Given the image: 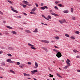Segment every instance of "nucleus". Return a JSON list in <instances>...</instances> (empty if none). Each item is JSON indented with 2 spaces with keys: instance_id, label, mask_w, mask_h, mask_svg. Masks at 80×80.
<instances>
[{
  "instance_id": "1",
  "label": "nucleus",
  "mask_w": 80,
  "mask_h": 80,
  "mask_svg": "<svg viewBox=\"0 0 80 80\" xmlns=\"http://www.w3.org/2000/svg\"><path fill=\"white\" fill-rule=\"evenodd\" d=\"M56 56L58 57V58H60L62 57V53L58 52L56 54Z\"/></svg>"
},
{
  "instance_id": "2",
  "label": "nucleus",
  "mask_w": 80,
  "mask_h": 80,
  "mask_svg": "<svg viewBox=\"0 0 80 80\" xmlns=\"http://www.w3.org/2000/svg\"><path fill=\"white\" fill-rule=\"evenodd\" d=\"M40 42H44V43H49L50 42L49 41H47L46 40H40Z\"/></svg>"
},
{
  "instance_id": "3",
  "label": "nucleus",
  "mask_w": 80,
  "mask_h": 80,
  "mask_svg": "<svg viewBox=\"0 0 80 80\" xmlns=\"http://www.w3.org/2000/svg\"><path fill=\"white\" fill-rule=\"evenodd\" d=\"M23 74L24 75V76H26V77H30V74L26 73H23Z\"/></svg>"
},
{
  "instance_id": "4",
  "label": "nucleus",
  "mask_w": 80,
  "mask_h": 80,
  "mask_svg": "<svg viewBox=\"0 0 80 80\" xmlns=\"http://www.w3.org/2000/svg\"><path fill=\"white\" fill-rule=\"evenodd\" d=\"M25 31L26 32V33H31V32L30 30H25Z\"/></svg>"
},
{
  "instance_id": "5",
  "label": "nucleus",
  "mask_w": 80,
  "mask_h": 80,
  "mask_svg": "<svg viewBox=\"0 0 80 80\" xmlns=\"http://www.w3.org/2000/svg\"><path fill=\"white\" fill-rule=\"evenodd\" d=\"M58 6H59V7H64V6L62 5L61 4H58Z\"/></svg>"
},
{
  "instance_id": "6",
  "label": "nucleus",
  "mask_w": 80,
  "mask_h": 80,
  "mask_svg": "<svg viewBox=\"0 0 80 80\" xmlns=\"http://www.w3.org/2000/svg\"><path fill=\"white\" fill-rule=\"evenodd\" d=\"M42 17H43V18H45V19H46V20H49V19L45 17V16L43 15H42Z\"/></svg>"
},
{
  "instance_id": "7",
  "label": "nucleus",
  "mask_w": 80,
  "mask_h": 80,
  "mask_svg": "<svg viewBox=\"0 0 80 80\" xmlns=\"http://www.w3.org/2000/svg\"><path fill=\"white\" fill-rule=\"evenodd\" d=\"M6 27L8 28H9V29H13V28L9 26H6Z\"/></svg>"
},
{
  "instance_id": "8",
  "label": "nucleus",
  "mask_w": 80,
  "mask_h": 80,
  "mask_svg": "<svg viewBox=\"0 0 80 80\" xmlns=\"http://www.w3.org/2000/svg\"><path fill=\"white\" fill-rule=\"evenodd\" d=\"M12 33H13V34H14V35H17V32L15 31H13L11 32Z\"/></svg>"
},
{
  "instance_id": "9",
  "label": "nucleus",
  "mask_w": 80,
  "mask_h": 80,
  "mask_svg": "<svg viewBox=\"0 0 80 80\" xmlns=\"http://www.w3.org/2000/svg\"><path fill=\"white\" fill-rule=\"evenodd\" d=\"M33 32L34 33H37V32H38V29H37V28L35 29V30L34 31H33Z\"/></svg>"
},
{
  "instance_id": "10",
  "label": "nucleus",
  "mask_w": 80,
  "mask_h": 80,
  "mask_svg": "<svg viewBox=\"0 0 80 80\" xmlns=\"http://www.w3.org/2000/svg\"><path fill=\"white\" fill-rule=\"evenodd\" d=\"M23 2H24L23 3L24 4H25L26 5H27V4H28L27 3H28V2H27V1H25V0H24L23 1Z\"/></svg>"
},
{
  "instance_id": "11",
  "label": "nucleus",
  "mask_w": 80,
  "mask_h": 80,
  "mask_svg": "<svg viewBox=\"0 0 80 80\" xmlns=\"http://www.w3.org/2000/svg\"><path fill=\"white\" fill-rule=\"evenodd\" d=\"M51 15H54V16H55L56 17H57V16H58V15L57 14H55V13H52Z\"/></svg>"
},
{
  "instance_id": "12",
  "label": "nucleus",
  "mask_w": 80,
  "mask_h": 80,
  "mask_svg": "<svg viewBox=\"0 0 80 80\" xmlns=\"http://www.w3.org/2000/svg\"><path fill=\"white\" fill-rule=\"evenodd\" d=\"M12 10L13 12H14L17 13H18V11L15 10V9H12Z\"/></svg>"
},
{
  "instance_id": "13",
  "label": "nucleus",
  "mask_w": 80,
  "mask_h": 80,
  "mask_svg": "<svg viewBox=\"0 0 80 80\" xmlns=\"http://www.w3.org/2000/svg\"><path fill=\"white\" fill-rule=\"evenodd\" d=\"M63 12L65 13H68V11L67 10H64L63 11Z\"/></svg>"
},
{
  "instance_id": "14",
  "label": "nucleus",
  "mask_w": 80,
  "mask_h": 80,
  "mask_svg": "<svg viewBox=\"0 0 80 80\" xmlns=\"http://www.w3.org/2000/svg\"><path fill=\"white\" fill-rule=\"evenodd\" d=\"M66 62L67 63L68 65L69 66H70V62H68V61H66Z\"/></svg>"
},
{
  "instance_id": "15",
  "label": "nucleus",
  "mask_w": 80,
  "mask_h": 80,
  "mask_svg": "<svg viewBox=\"0 0 80 80\" xmlns=\"http://www.w3.org/2000/svg\"><path fill=\"white\" fill-rule=\"evenodd\" d=\"M57 76H58V77H60V78H62V77L61 76H60V74L58 73H56Z\"/></svg>"
},
{
  "instance_id": "16",
  "label": "nucleus",
  "mask_w": 80,
  "mask_h": 80,
  "mask_svg": "<svg viewBox=\"0 0 80 80\" xmlns=\"http://www.w3.org/2000/svg\"><path fill=\"white\" fill-rule=\"evenodd\" d=\"M31 48H32V49H33V50H37V48L35 47H34L33 46L31 47Z\"/></svg>"
},
{
  "instance_id": "17",
  "label": "nucleus",
  "mask_w": 80,
  "mask_h": 80,
  "mask_svg": "<svg viewBox=\"0 0 80 80\" xmlns=\"http://www.w3.org/2000/svg\"><path fill=\"white\" fill-rule=\"evenodd\" d=\"M1 64L2 65L5 66V62H3L1 63Z\"/></svg>"
},
{
  "instance_id": "18",
  "label": "nucleus",
  "mask_w": 80,
  "mask_h": 80,
  "mask_svg": "<svg viewBox=\"0 0 80 80\" xmlns=\"http://www.w3.org/2000/svg\"><path fill=\"white\" fill-rule=\"evenodd\" d=\"M48 19H51V18H52V17H51L50 16V15H48Z\"/></svg>"
},
{
  "instance_id": "19",
  "label": "nucleus",
  "mask_w": 80,
  "mask_h": 80,
  "mask_svg": "<svg viewBox=\"0 0 80 80\" xmlns=\"http://www.w3.org/2000/svg\"><path fill=\"white\" fill-rule=\"evenodd\" d=\"M71 12L72 13H73V8H71Z\"/></svg>"
},
{
  "instance_id": "20",
  "label": "nucleus",
  "mask_w": 80,
  "mask_h": 80,
  "mask_svg": "<svg viewBox=\"0 0 80 80\" xmlns=\"http://www.w3.org/2000/svg\"><path fill=\"white\" fill-rule=\"evenodd\" d=\"M36 9H37V8H33L32 10V11H33V12H35V10H36Z\"/></svg>"
},
{
  "instance_id": "21",
  "label": "nucleus",
  "mask_w": 80,
  "mask_h": 80,
  "mask_svg": "<svg viewBox=\"0 0 80 80\" xmlns=\"http://www.w3.org/2000/svg\"><path fill=\"white\" fill-rule=\"evenodd\" d=\"M10 71L11 72H12V73H13V74H15V72L12 70H10Z\"/></svg>"
},
{
  "instance_id": "22",
  "label": "nucleus",
  "mask_w": 80,
  "mask_h": 80,
  "mask_svg": "<svg viewBox=\"0 0 80 80\" xmlns=\"http://www.w3.org/2000/svg\"><path fill=\"white\" fill-rule=\"evenodd\" d=\"M10 61H11V59H8L7 60V62H10Z\"/></svg>"
},
{
  "instance_id": "23",
  "label": "nucleus",
  "mask_w": 80,
  "mask_h": 80,
  "mask_svg": "<svg viewBox=\"0 0 80 80\" xmlns=\"http://www.w3.org/2000/svg\"><path fill=\"white\" fill-rule=\"evenodd\" d=\"M42 48L44 50H47V48L44 47H42Z\"/></svg>"
},
{
  "instance_id": "24",
  "label": "nucleus",
  "mask_w": 80,
  "mask_h": 80,
  "mask_svg": "<svg viewBox=\"0 0 80 80\" xmlns=\"http://www.w3.org/2000/svg\"><path fill=\"white\" fill-rule=\"evenodd\" d=\"M8 48L9 50H14V48L12 47H9Z\"/></svg>"
},
{
  "instance_id": "25",
  "label": "nucleus",
  "mask_w": 80,
  "mask_h": 80,
  "mask_svg": "<svg viewBox=\"0 0 80 80\" xmlns=\"http://www.w3.org/2000/svg\"><path fill=\"white\" fill-rule=\"evenodd\" d=\"M35 65L36 67H38V63H37V62H35Z\"/></svg>"
},
{
  "instance_id": "26",
  "label": "nucleus",
  "mask_w": 80,
  "mask_h": 80,
  "mask_svg": "<svg viewBox=\"0 0 80 80\" xmlns=\"http://www.w3.org/2000/svg\"><path fill=\"white\" fill-rule=\"evenodd\" d=\"M65 36L66 37H68V38L70 37V36H69L68 35V34H65Z\"/></svg>"
},
{
  "instance_id": "27",
  "label": "nucleus",
  "mask_w": 80,
  "mask_h": 80,
  "mask_svg": "<svg viewBox=\"0 0 80 80\" xmlns=\"http://www.w3.org/2000/svg\"><path fill=\"white\" fill-rule=\"evenodd\" d=\"M28 45H29V46H30L31 47H34V45H32L30 43H28Z\"/></svg>"
},
{
  "instance_id": "28",
  "label": "nucleus",
  "mask_w": 80,
  "mask_h": 80,
  "mask_svg": "<svg viewBox=\"0 0 80 80\" xmlns=\"http://www.w3.org/2000/svg\"><path fill=\"white\" fill-rule=\"evenodd\" d=\"M75 33H76V34H78L80 33V32L79 31H76L75 32Z\"/></svg>"
},
{
  "instance_id": "29",
  "label": "nucleus",
  "mask_w": 80,
  "mask_h": 80,
  "mask_svg": "<svg viewBox=\"0 0 80 80\" xmlns=\"http://www.w3.org/2000/svg\"><path fill=\"white\" fill-rule=\"evenodd\" d=\"M22 7L23 8H26V7H27V5L23 4Z\"/></svg>"
},
{
  "instance_id": "30",
  "label": "nucleus",
  "mask_w": 80,
  "mask_h": 80,
  "mask_svg": "<svg viewBox=\"0 0 80 80\" xmlns=\"http://www.w3.org/2000/svg\"><path fill=\"white\" fill-rule=\"evenodd\" d=\"M72 20H75V17H72Z\"/></svg>"
},
{
  "instance_id": "31",
  "label": "nucleus",
  "mask_w": 80,
  "mask_h": 80,
  "mask_svg": "<svg viewBox=\"0 0 80 80\" xmlns=\"http://www.w3.org/2000/svg\"><path fill=\"white\" fill-rule=\"evenodd\" d=\"M41 9L42 10H45V7H41Z\"/></svg>"
},
{
  "instance_id": "32",
  "label": "nucleus",
  "mask_w": 80,
  "mask_h": 80,
  "mask_svg": "<svg viewBox=\"0 0 80 80\" xmlns=\"http://www.w3.org/2000/svg\"><path fill=\"white\" fill-rule=\"evenodd\" d=\"M7 2H9V3H10L11 4H12V2L11 1L9 0H8Z\"/></svg>"
},
{
  "instance_id": "33",
  "label": "nucleus",
  "mask_w": 80,
  "mask_h": 80,
  "mask_svg": "<svg viewBox=\"0 0 80 80\" xmlns=\"http://www.w3.org/2000/svg\"><path fill=\"white\" fill-rule=\"evenodd\" d=\"M8 56H9V57H12V54H9V53H8Z\"/></svg>"
},
{
  "instance_id": "34",
  "label": "nucleus",
  "mask_w": 80,
  "mask_h": 80,
  "mask_svg": "<svg viewBox=\"0 0 80 80\" xmlns=\"http://www.w3.org/2000/svg\"><path fill=\"white\" fill-rule=\"evenodd\" d=\"M59 22H60V23H61V24L63 23V21H62L60 20L59 21Z\"/></svg>"
},
{
  "instance_id": "35",
  "label": "nucleus",
  "mask_w": 80,
  "mask_h": 80,
  "mask_svg": "<svg viewBox=\"0 0 80 80\" xmlns=\"http://www.w3.org/2000/svg\"><path fill=\"white\" fill-rule=\"evenodd\" d=\"M31 72H32V73H33V74L35 73V71H34V70L32 71Z\"/></svg>"
},
{
  "instance_id": "36",
  "label": "nucleus",
  "mask_w": 80,
  "mask_h": 80,
  "mask_svg": "<svg viewBox=\"0 0 80 80\" xmlns=\"http://www.w3.org/2000/svg\"><path fill=\"white\" fill-rule=\"evenodd\" d=\"M54 8L55 9H56V10H58V7H57V6H55L54 7Z\"/></svg>"
},
{
  "instance_id": "37",
  "label": "nucleus",
  "mask_w": 80,
  "mask_h": 80,
  "mask_svg": "<svg viewBox=\"0 0 80 80\" xmlns=\"http://www.w3.org/2000/svg\"><path fill=\"white\" fill-rule=\"evenodd\" d=\"M10 63H14V61H11H11H10Z\"/></svg>"
},
{
  "instance_id": "38",
  "label": "nucleus",
  "mask_w": 80,
  "mask_h": 80,
  "mask_svg": "<svg viewBox=\"0 0 80 80\" xmlns=\"http://www.w3.org/2000/svg\"><path fill=\"white\" fill-rule=\"evenodd\" d=\"M49 77H53V75H51V74H50Z\"/></svg>"
},
{
  "instance_id": "39",
  "label": "nucleus",
  "mask_w": 80,
  "mask_h": 80,
  "mask_svg": "<svg viewBox=\"0 0 80 80\" xmlns=\"http://www.w3.org/2000/svg\"><path fill=\"white\" fill-rule=\"evenodd\" d=\"M67 67H68V66H65L64 68V69H67Z\"/></svg>"
},
{
  "instance_id": "40",
  "label": "nucleus",
  "mask_w": 80,
  "mask_h": 80,
  "mask_svg": "<svg viewBox=\"0 0 80 80\" xmlns=\"http://www.w3.org/2000/svg\"><path fill=\"white\" fill-rule=\"evenodd\" d=\"M55 38H56L57 40H58L59 39V37H56Z\"/></svg>"
},
{
  "instance_id": "41",
  "label": "nucleus",
  "mask_w": 80,
  "mask_h": 80,
  "mask_svg": "<svg viewBox=\"0 0 80 80\" xmlns=\"http://www.w3.org/2000/svg\"><path fill=\"white\" fill-rule=\"evenodd\" d=\"M55 3L56 4H58V3H59V2L57 1L55 2Z\"/></svg>"
},
{
  "instance_id": "42",
  "label": "nucleus",
  "mask_w": 80,
  "mask_h": 80,
  "mask_svg": "<svg viewBox=\"0 0 80 80\" xmlns=\"http://www.w3.org/2000/svg\"><path fill=\"white\" fill-rule=\"evenodd\" d=\"M5 33H6V35H8L9 34L8 32H7V31H6L5 32Z\"/></svg>"
},
{
  "instance_id": "43",
  "label": "nucleus",
  "mask_w": 80,
  "mask_h": 80,
  "mask_svg": "<svg viewBox=\"0 0 80 80\" xmlns=\"http://www.w3.org/2000/svg\"><path fill=\"white\" fill-rule=\"evenodd\" d=\"M17 65H20V62H17Z\"/></svg>"
},
{
  "instance_id": "44",
  "label": "nucleus",
  "mask_w": 80,
  "mask_h": 80,
  "mask_svg": "<svg viewBox=\"0 0 80 80\" xmlns=\"http://www.w3.org/2000/svg\"><path fill=\"white\" fill-rule=\"evenodd\" d=\"M71 38H72V39H75V38H74V37H73V36H72L71 37Z\"/></svg>"
},
{
  "instance_id": "45",
  "label": "nucleus",
  "mask_w": 80,
  "mask_h": 80,
  "mask_svg": "<svg viewBox=\"0 0 80 80\" xmlns=\"http://www.w3.org/2000/svg\"><path fill=\"white\" fill-rule=\"evenodd\" d=\"M34 72L35 73L36 72H38V71L37 70H34Z\"/></svg>"
},
{
  "instance_id": "46",
  "label": "nucleus",
  "mask_w": 80,
  "mask_h": 80,
  "mask_svg": "<svg viewBox=\"0 0 80 80\" xmlns=\"http://www.w3.org/2000/svg\"><path fill=\"white\" fill-rule=\"evenodd\" d=\"M27 5H28V6H31V4L28 3L27 4Z\"/></svg>"
},
{
  "instance_id": "47",
  "label": "nucleus",
  "mask_w": 80,
  "mask_h": 80,
  "mask_svg": "<svg viewBox=\"0 0 80 80\" xmlns=\"http://www.w3.org/2000/svg\"><path fill=\"white\" fill-rule=\"evenodd\" d=\"M63 21H64V22H66V23H67V21H66V20H65V19H63Z\"/></svg>"
},
{
  "instance_id": "48",
  "label": "nucleus",
  "mask_w": 80,
  "mask_h": 80,
  "mask_svg": "<svg viewBox=\"0 0 80 80\" xmlns=\"http://www.w3.org/2000/svg\"><path fill=\"white\" fill-rule=\"evenodd\" d=\"M23 14H24V15H25V16L27 15V14H26V13L25 12H23Z\"/></svg>"
},
{
  "instance_id": "49",
  "label": "nucleus",
  "mask_w": 80,
  "mask_h": 80,
  "mask_svg": "<svg viewBox=\"0 0 80 80\" xmlns=\"http://www.w3.org/2000/svg\"><path fill=\"white\" fill-rule=\"evenodd\" d=\"M28 64H29V65H31L32 64V63H31V62H28Z\"/></svg>"
},
{
  "instance_id": "50",
  "label": "nucleus",
  "mask_w": 80,
  "mask_h": 80,
  "mask_svg": "<svg viewBox=\"0 0 80 80\" xmlns=\"http://www.w3.org/2000/svg\"><path fill=\"white\" fill-rule=\"evenodd\" d=\"M2 53H3V51H0V54H1Z\"/></svg>"
},
{
  "instance_id": "51",
  "label": "nucleus",
  "mask_w": 80,
  "mask_h": 80,
  "mask_svg": "<svg viewBox=\"0 0 80 80\" xmlns=\"http://www.w3.org/2000/svg\"><path fill=\"white\" fill-rule=\"evenodd\" d=\"M0 13L1 14V15H3V12H1V11H0Z\"/></svg>"
},
{
  "instance_id": "52",
  "label": "nucleus",
  "mask_w": 80,
  "mask_h": 80,
  "mask_svg": "<svg viewBox=\"0 0 80 80\" xmlns=\"http://www.w3.org/2000/svg\"><path fill=\"white\" fill-rule=\"evenodd\" d=\"M35 5H36L37 7H38V4H37V3H36Z\"/></svg>"
},
{
  "instance_id": "53",
  "label": "nucleus",
  "mask_w": 80,
  "mask_h": 80,
  "mask_svg": "<svg viewBox=\"0 0 80 80\" xmlns=\"http://www.w3.org/2000/svg\"><path fill=\"white\" fill-rule=\"evenodd\" d=\"M17 18H21V16H18L17 17Z\"/></svg>"
},
{
  "instance_id": "54",
  "label": "nucleus",
  "mask_w": 80,
  "mask_h": 80,
  "mask_svg": "<svg viewBox=\"0 0 80 80\" xmlns=\"http://www.w3.org/2000/svg\"><path fill=\"white\" fill-rule=\"evenodd\" d=\"M76 57L77 58H80V56H77Z\"/></svg>"
},
{
  "instance_id": "55",
  "label": "nucleus",
  "mask_w": 80,
  "mask_h": 80,
  "mask_svg": "<svg viewBox=\"0 0 80 80\" xmlns=\"http://www.w3.org/2000/svg\"><path fill=\"white\" fill-rule=\"evenodd\" d=\"M77 50H73V52H74L75 53H76L77 52Z\"/></svg>"
},
{
  "instance_id": "56",
  "label": "nucleus",
  "mask_w": 80,
  "mask_h": 80,
  "mask_svg": "<svg viewBox=\"0 0 80 80\" xmlns=\"http://www.w3.org/2000/svg\"><path fill=\"white\" fill-rule=\"evenodd\" d=\"M67 62H70V60H69V59H67Z\"/></svg>"
},
{
  "instance_id": "57",
  "label": "nucleus",
  "mask_w": 80,
  "mask_h": 80,
  "mask_svg": "<svg viewBox=\"0 0 80 80\" xmlns=\"http://www.w3.org/2000/svg\"><path fill=\"white\" fill-rule=\"evenodd\" d=\"M77 71L78 72H80V70H77Z\"/></svg>"
},
{
  "instance_id": "58",
  "label": "nucleus",
  "mask_w": 80,
  "mask_h": 80,
  "mask_svg": "<svg viewBox=\"0 0 80 80\" xmlns=\"http://www.w3.org/2000/svg\"><path fill=\"white\" fill-rule=\"evenodd\" d=\"M19 67H20V68H23V67L22 66L19 65Z\"/></svg>"
},
{
  "instance_id": "59",
  "label": "nucleus",
  "mask_w": 80,
  "mask_h": 80,
  "mask_svg": "<svg viewBox=\"0 0 80 80\" xmlns=\"http://www.w3.org/2000/svg\"><path fill=\"white\" fill-rule=\"evenodd\" d=\"M44 7L45 8H46L47 9L48 8V7H47V6H44Z\"/></svg>"
},
{
  "instance_id": "60",
  "label": "nucleus",
  "mask_w": 80,
  "mask_h": 80,
  "mask_svg": "<svg viewBox=\"0 0 80 80\" xmlns=\"http://www.w3.org/2000/svg\"><path fill=\"white\" fill-rule=\"evenodd\" d=\"M43 3H42L41 4V6H43Z\"/></svg>"
},
{
  "instance_id": "61",
  "label": "nucleus",
  "mask_w": 80,
  "mask_h": 80,
  "mask_svg": "<svg viewBox=\"0 0 80 80\" xmlns=\"http://www.w3.org/2000/svg\"><path fill=\"white\" fill-rule=\"evenodd\" d=\"M10 8H12V9H14V8H13L12 7V6H11Z\"/></svg>"
},
{
  "instance_id": "62",
  "label": "nucleus",
  "mask_w": 80,
  "mask_h": 80,
  "mask_svg": "<svg viewBox=\"0 0 80 80\" xmlns=\"http://www.w3.org/2000/svg\"><path fill=\"white\" fill-rule=\"evenodd\" d=\"M20 5H21V6H23V4L22 3H21L20 4Z\"/></svg>"
},
{
  "instance_id": "63",
  "label": "nucleus",
  "mask_w": 80,
  "mask_h": 80,
  "mask_svg": "<svg viewBox=\"0 0 80 80\" xmlns=\"http://www.w3.org/2000/svg\"><path fill=\"white\" fill-rule=\"evenodd\" d=\"M55 32H58V31H57V30H54Z\"/></svg>"
},
{
  "instance_id": "64",
  "label": "nucleus",
  "mask_w": 80,
  "mask_h": 80,
  "mask_svg": "<svg viewBox=\"0 0 80 80\" xmlns=\"http://www.w3.org/2000/svg\"><path fill=\"white\" fill-rule=\"evenodd\" d=\"M50 13H52V12H53V11H52V10H50Z\"/></svg>"
}]
</instances>
